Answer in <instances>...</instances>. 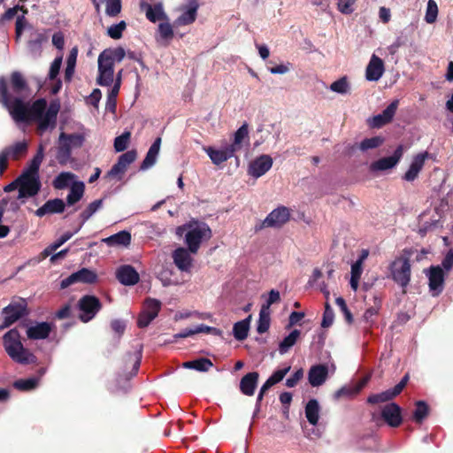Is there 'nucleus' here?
<instances>
[{"mask_svg":"<svg viewBox=\"0 0 453 453\" xmlns=\"http://www.w3.org/2000/svg\"><path fill=\"white\" fill-rule=\"evenodd\" d=\"M103 56L111 58L113 63L121 62L126 57V50L122 47L108 48L103 50Z\"/></svg>","mask_w":453,"mask_h":453,"instance_id":"46","label":"nucleus"},{"mask_svg":"<svg viewBox=\"0 0 453 453\" xmlns=\"http://www.w3.org/2000/svg\"><path fill=\"white\" fill-rule=\"evenodd\" d=\"M189 230L185 235V242L188 250L196 254L203 240H210L212 232L210 226L204 222H194L188 225Z\"/></svg>","mask_w":453,"mask_h":453,"instance_id":"4","label":"nucleus"},{"mask_svg":"<svg viewBox=\"0 0 453 453\" xmlns=\"http://www.w3.org/2000/svg\"><path fill=\"white\" fill-rule=\"evenodd\" d=\"M103 206V199H97L90 203L87 208L81 213V223L80 226L75 230L77 233L82 226V225L92 217L101 207Z\"/></svg>","mask_w":453,"mask_h":453,"instance_id":"36","label":"nucleus"},{"mask_svg":"<svg viewBox=\"0 0 453 453\" xmlns=\"http://www.w3.org/2000/svg\"><path fill=\"white\" fill-rule=\"evenodd\" d=\"M300 334V330L294 329L288 336H286L279 344L280 353L281 355L287 353L296 343Z\"/></svg>","mask_w":453,"mask_h":453,"instance_id":"33","label":"nucleus"},{"mask_svg":"<svg viewBox=\"0 0 453 453\" xmlns=\"http://www.w3.org/2000/svg\"><path fill=\"white\" fill-rule=\"evenodd\" d=\"M114 81V70H108L98 66L96 83L100 86H111Z\"/></svg>","mask_w":453,"mask_h":453,"instance_id":"42","label":"nucleus"},{"mask_svg":"<svg viewBox=\"0 0 453 453\" xmlns=\"http://www.w3.org/2000/svg\"><path fill=\"white\" fill-rule=\"evenodd\" d=\"M381 305L380 299L374 297V305L368 308L364 315H363V320L365 323V327H370L374 323V318L377 316L379 310Z\"/></svg>","mask_w":453,"mask_h":453,"instance_id":"37","label":"nucleus"},{"mask_svg":"<svg viewBox=\"0 0 453 453\" xmlns=\"http://www.w3.org/2000/svg\"><path fill=\"white\" fill-rule=\"evenodd\" d=\"M71 144L66 143V141L59 140V146L58 149L57 158L60 164H65L71 157Z\"/></svg>","mask_w":453,"mask_h":453,"instance_id":"43","label":"nucleus"},{"mask_svg":"<svg viewBox=\"0 0 453 453\" xmlns=\"http://www.w3.org/2000/svg\"><path fill=\"white\" fill-rule=\"evenodd\" d=\"M429 288L434 296L441 293L444 284V273L440 266H431L429 274Z\"/></svg>","mask_w":453,"mask_h":453,"instance_id":"18","label":"nucleus"},{"mask_svg":"<svg viewBox=\"0 0 453 453\" xmlns=\"http://www.w3.org/2000/svg\"><path fill=\"white\" fill-rule=\"evenodd\" d=\"M251 319V315L248 318L236 322L233 327V334L234 338L237 341H243L248 337V333L250 330V323Z\"/></svg>","mask_w":453,"mask_h":453,"instance_id":"29","label":"nucleus"},{"mask_svg":"<svg viewBox=\"0 0 453 453\" xmlns=\"http://www.w3.org/2000/svg\"><path fill=\"white\" fill-rule=\"evenodd\" d=\"M44 157V146L42 144H40L38 146L36 154L32 158L28 169L25 172L26 173L34 174L36 176L38 175L40 165L43 160Z\"/></svg>","mask_w":453,"mask_h":453,"instance_id":"35","label":"nucleus"},{"mask_svg":"<svg viewBox=\"0 0 453 453\" xmlns=\"http://www.w3.org/2000/svg\"><path fill=\"white\" fill-rule=\"evenodd\" d=\"M78 306L83 312L80 315V319L87 323L101 310L102 303L96 296L86 295L79 300Z\"/></svg>","mask_w":453,"mask_h":453,"instance_id":"8","label":"nucleus"},{"mask_svg":"<svg viewBox=\"0 0 453 453\" xmlns=\"http://www.w3.org/2000/svg\"><path fill=\"white\" fill-rule=\"evenodd\" d=\"M51 324L49 322L37 323L27 328V335L32 340L46 339L51 332Z\"/></svg>","mask_w":453,"mask_h":453,"instance_id":"24","label":"nucleus"},{"mask_svg":"<svg viewBox=\"0 0 453 453\" xmlns=\"http://www.w3.org/2000/svg\"><path fill=\"white\" fill-rule=\"evenodd\" d=\"M131 133L127 131L114 140V149L117 152L124 151L130 142Z\"/></svg>","mask_w":453,"mask_h":453,"instance_id":"53","label":"nucleus"},{"mask_svg":"<svg viewBox=\"0 0 453 453\" xmlns=\"http://www.w3.org/2000/svg\"><path fill=\"white\" fill-rule=\"evenodd\" d=\"M109 246H127L131 242V234L127 231H120L103 240Z\"/></svg>","mask_w":453,"mask_h":453,"instance_id":"30","label":"nucleus"},{"mask_svg":"<svg viewBox=\"0 0 453 453\" xmlns=\"http://www.w3.org/2000/svg\"><path fill=\"white\" fill-rule=\"evenodd\" d=\"M160 145H161V138L157 137L154 141V142L151 144V146L150 147L145 158L142 162L141 166H140L141 170H146V169L151 167L155 164V162L157 160V157L159 153Z\"/></svg>","mask_w":453,"mask_h":453,"instance_id":"26","label":"nucleus"},{"mask_svg":"<svg viewBox=\"0 0 453 453\" xmlns=\"http://www.w3.org/2000/svg\"><path fill=\"white\" fill-rule=\"evenodd\" d=\"M122 9L121 0H106L105 13L109 17L118 16Z\"/></svg>","mask_w":453,"mask_h":453,"instance_id":"55","label":"nucleus"},{"mask_svg":"<svg viewBox=\"0 0 453 453\" xmlns=\"http://www.w3.org/2000/svg\"><path fill=\"white\" fill-rule=\"evenodd\" d=\"M413 419L416 423L421 424L429 414V406L425 401H417Z\"/></svg>","mask_w":453,"mask_h":453,"instance_id":"39","label":"nucleus"},{"mask_svg":"<svg viewBox=\"0 0 453 453\" xmlns=\"http://www.w3.org/2000/svg\"><path fill=\"white\" fill-rule=\"evenodd\" d=\"M142 8H146V18L150 21L155 23L157 20H167L168 17L165 13L163 9V4L161 3L155 4L154 5H150L149 4L142 3L141 4Z\"/></svg>","mask_w":453,"mask_h":453,"instance_id":"25","label":"nucleus"},{"mask_svg":"<svg viewBox=\"0 0 453 453\" xmlns=\"http://www.w3.org/2000/svg\"><path fill=\"white\" fill-rule=\"evenodd\" d=\"M244 140L249 141V126L246 122L234 133V142L229 146L236 152L242 149Z\"/></svg>","mask_w":453,"mask_h":453,"instance_id":"31","label":"nucleus"},{"mask_svg":"<svg viewBox=\"0 0 453 453\" xmlns=\"http://www.w3.org/2000/svg\"><path fill=\"white\" fill-rule=\"evenodd\" d=\"M75 175L70 172H63L59 173L53 180V187L56 189H64L67 188L70 182L74 179Z\"/></svg>","mask_w":453,"mask_h":453,"instance_id":"41","label":"nucleus"},{"mask_svg":"<svg viewBox=\"0 0 453 453\" xmlns=\"http://www.w3.org/2000/svg\"><path fill=\"white\" fill-rule=\"evenodd\" d=\"M389 270L395 282L405 288L411 281V263L408 257H396L390 265Z\"/></svg>","mask_w":453,"mask_h":453,"instance_id":"5","label":"nucleus"},{"mask_svg":"<svg viewBox=\"0 0 453 453\" xmlns=\"http://www.w3.org/2000/svg\"><path fill=\"white\" fill-rule=\"evenodd\" d=\"M158 33L164 40L169 41L173 37V29L170 23L164 22L158 25Z\"/></svg>","mask_w":453,"mask_h":453,"instance_id":"59","label":"nucleus"},{"mask_svg":"<svg viewBox=\"0 0 453 453\" xmlns=\"http://www.w3.org/2000/svg\"><path fill=\"white\" fill-rule=\"evenodd\" d=\"M206 152L212 163L215 165H220L226 162L227 159L234 157L235 153V151L229 145L226 146L222 150H215L211 147H209L206 150Z\"/></svg>","mask_w":453,"mask_h":453,"instance_id":"23","label":"nucleus"},{"mask_svg":"<svg viewBox=\"0 0 453 453\" xmlns=\"http://www.w3.org/2000/svg\"><path fill=\"white\" fill-rule=\"evenodd\" d=\"M399 101L394 100L391 102L383 111L378 115L373 116L368 119V125L372 128H380L385 125L390 123L398 108Z\"/></svg>","mask_w":453,"mask_h":453,"instance_id":"10","label":"nucleus"},{"mask_svg":"<svg viewBox=\"0 0 453 453\" xmlns=\"http://www.w3.org/2000/svg\"><path fill=\"white\" fill-rule=\"evenodd\" d=\"M384 142V139L381 136H373L371 138H365L359 143V150L366 151L368 150L376 149L381 146Z\"/></svg>","mask_w":453,"mask_h":453,"instance_id":"45","label":"nucleus"},{"mask_svg":"<svg viewBox=\"0 0 453 453\" xmlns=\"http://www.w3.org/2000/svg\"><path fill=\"white\" fill-rule=\"evenodd\" d=\"M258 378L257 372H251L244 375L240 381L241 392L248 396L253 395L257 386Z\"/></svg>","mask_w":453,"mask_h":453,"instance_id":"21","label":"nucleus"},{"mask_svg":"<svg viewBox=\"0 0 453 453\" xmlns=\"http://www.w3.org/2000/svg\"><path fill=\"white\" fill-rule=\"evenodd\" d=\"M46 40L44 35L35 33L33 37L28 41V48L32 52H38L41 50L42 42Z\"/></svg>","mask_w":453,"mask_h":453,"instance_id":"57","label":"nucleus"},{"mask_svg":"<svg viewBox=\"0 0 453 453\" xmlns=\"http://www.w3.org/2000/svg\"><path fill=\"white\" fill-rule=\"evenodd\" d=\"M60 105L58 103H50L47 108L45 98H39L30 104L17 99L10 107V115L17 123H37L36 132L42 135L47 130L54 129L57 126V118Z\"/></svg>","mask_w":453,"mask_h":453,"instance_id":"1","label":"nucleus"},{"mask_svg":"<svg viewBox=\"0 0 453 453\" xmlns=\"http://www.w3.org/2000/svg\"><path fill=\"white\" fill-rule=\"evenodd\" d=\"M161 305H162V303L159 300L154 299V298H147L145 300L144 311H146L157 318L161 310Z\"/></svg>","mask_w":453,"mask_h":453,"instance_id":"54","label":"nucleus"},{"mask_svg":"<svg viewBox=\"0 0 453 453\" xmlns=\"http://www.w3.org/2000/svg\"><path fill=\"white\" fill-rule=\"evenodd\" d=\"M403 154V146L398 145L394 154L390 157L380 158L370 165L371 172L386 171L395 167Z\"/></svg>","mask_w":453,"mask_h":453,"instance_id":"11","label":"nucleus"},{"mask_svg":"<svg viewBox=\"0 0 453 453\" xmlns=\"http://www.w3.org/2000/svg\"><path fill=\"white\" fill-rule=\"evenodd\" d=\"M270 311L261 308L259 312V319L257 323V331L259 334H264L268 331L270 327Z\"/></svg>","mask_w":453,"mask_h":453,"instance_id":"44","label":"nucleus"},{"mask_svg":"<svg viewBox=\"0 0 453 453\" xmlns=\"http://www.w3.org/2000/svg\"><path fill=\"white\" fill-rule=\"evenodd\" d=\"M3 345L10 358L19 365L37 364V357L20 342V334L16 329H11L3 336Z\"/></svg>","mask_w":453,"mask_h":453,"instance_id":"3","label":"nucleus"},{"mask_svg":"<svg viewBox=\"0 0 453 453\" xmlns=\"http://www.w3.org/2000/svg\"><path fill=\"white\" fill-rule=\"evenodd\" d=\"M381 418L391 427H398L403 422L402 409L395 403L386 404L381 410Z\"/></svg>","mask_w":453,"mask_h":453,"instance_id":"12","label":"nucleus"},{"mask_svg":"<svg viewBox=\"0 0 453 453\" xmlns=\"http://www.w3.org/2000/svg\"><path fill=\"white\" fill-rule=\"evenodd\" d=\"M212 366L213 363L206 357H200L198 359L183 363V367L194 369L199 372H207Z\"/></svg>","mask_w":453,"mask_h":453,"instance_id":"34","label":"nucleus"},{"mask_svg":"<svg viewBox=\"0 0 453 453\" xmlns=\"http://www.w3.org/2000/svg\"><path fill=\"white\" fill-rule=\"evenodd\" d=\"M188 249L178 248L173 253V259L175 265L181 272H189L192 267V257Z\"/></svg>","mask_w":453,"mask_h":453,"instance_id":"19","label":"nucleus"},{"mask_svg":"<svg viewBox=\"0 0 453 453\" xmlns=\"http://www.w3.org/2000/svg\"><path fill=\"white\" fill-rule=\"evenodd\" d=\"M79 282L93 284L97 280L96 273L88 268H81L76 272Z\"/></svg>","mask_w":453,"mask_h":453,"instance_id":"47","label":"nucleus"},{"mask_svg":"<svg viewBox=\"0 0 453 453\" xmlns=\"http://www.w3.org/2000/svg\"><path fill=\"white\" fill-rule=\"evenodd\" d=\"M28 150V144L26 141L18 142L13 145L5 147L4 150L7 152V155L12 160H19L24 157Z\"/></svg>","mask_w":453,"mask_h":453,"instance_id":"27","label":"nucleus"},{"mask_svg":"<svg viewBox=\"0 0 453 453\" xmlns=\"http://www.w3.org/2000/svg\"><path fill=\"white\" fill-rule=\"evenodd\" d=\"M397 395L395 391L391 389H388L379 394H373L368 396L367 403L370 404H377L380 403H387L392 399H394Z\"/></svg>","mask_w":453,"mask_h":453,"instance_id":"38","label":"nucleus"},{"mask_svg":"<svg viewBox=\"0 0 453 453\" xmlns=\"http://www.w3.org/2000/svg\"><path fill=\"white\" fill-rule=\"evenodd\" d=\"M155 319V316L142 311L138 316L137 326L140 328H144L148 326L150 324V322Z\"/></svg>","mask_w":453,"mask_h":453,"instance_id":"63","label":"nucleus"},{"mask_svg":"<svg viewBox=\"0 0 453 453\" xmlns=\"http://www.w3.org/2000/svg\"><path fill=\"white\" fill-rule=\"evenodd\" d=\"M127 28V23L124 20H121L118 24L111 25L108 27L107 35L111 39L118 40L122 37L123 32Z\"/></svg>","mask_w":453,"mask_h":453,"instance_id":"51","label":"nucleus"},{"mask_svg":"<svg viewBox=\"0 0 453 453\" xmlns=\"http://www.w3.org/2000/svg\"><path fill=\"white\" fill-rule=\"evenodd\" d=\"M29 91V86L21 73L14 71L11 73L10 82L4 76L0 77V104L9 111L15 100L25 101V96Z\"/></svg>","mask_w":453,"mask_h":453,"instance_id":"2","label":"nucleus"},{"mask_svg":"<svg viewBox=\"0 0 453 453\" xmlns=\"http://www.w3.org/2000/svg\"><path fill=\"white\" fill-rule=\"evenodd\" d=\"M335 303L339 306L341 311L343 313L345 320L348 324H351L353 322V316L350 311L349 310L345 300L342 297H337L335 299Z\"/></svg>","mask_w":453,"mask_h":453,"instance_id":"60","label":"nucleus"},{"mask_svg":"<svg viewBox=\"0 0 453 453\" xmlns=\"http://www.w3.org/2000/svg\"><path fill=\"white\" fill-rule=\"evenodd\" d=\"M273 166V158L269 155H261L253 160L249 166V174L259 178Z\"/></svg>","mask_w":453,"mask_h":453,"instance_id":"13","label":"nucleus"},{"mask_svg":"<svg viewBox=\"0 0 453 453\" xmlns=\"http://www.w3.org/2000/svg\"><path fill=\"white\" fill-rule=\"evenodd\" d=\"M334 313L328 302L325 303V311L323 313V319L321 326L324 328L329 327L334 322Z\"/></svg>","mask_w":453,"mask_h":453,"instance_id":"58","label":"nucleus"},{"mask_svg":"<svg viewBox=\"0 0 453 453\" xmlns=\"http://www.w3.org/2000/svg\"><path fill=\"white\" fill-rule=\"evenodd\" d=\"M385 71L382 59L373 54L365 70V78L371 81H377L381 78Z\"/></svg>","mask_w":453,"mask_h":453,"instance_id":"16","label":"nucleus"},{"mask_svg":"<svg viewBox=\"0 0 453 453\" xmlns=\"http://www.w3.org/2000/svg\"><path fill=\"white\" fill-rule=\"evenodd\" d=\"M65 208V203L62 199L54 198L48 200L42 206L38 208L35 213L37 217L42 218L46 214L62 213Z\"/></svg>","mask_w":453,"mask_h":453,"instance_id":"20","label":"nucleus"},{"mask_svg":"<svg viewBox=\"0 0 453 453\" xmlns=\"http://www.w3.org/2000/svg\"><path fill=\"white\" fill-rule=\"evenodd\" d=\"M4 319L0 328L9 327L27 314V303L24 299L12 302L3 309Z\"/></svg>","mask_w":453,"mask_h":453,"instance_id":"9","label":"nucleus"},{"mask_svg":"<svg viewBox=\"0 0 453 453\" xmlns=\"http://www.w3.org/2000/svg\"><path fill=\"white\" fill-rule=\"evenodd\" d=\"M116 278L125 286H134L140 280L139 273L130 265L119 266L116 272Z\"/></svg>","mask_w":453,"mask_h":453,"instance_id":"15","label":"nucleus"},{"mask_svg":"<svg viewBox=\"0 0 453 453\" xmlns=\"http://www.w3.org/2000/svg\"><path fill=\"white\" fill-rule=\"evenodd\" d=\"M39 378L20 379L13 382V387L19 391H31L37 388Z\"/></svg>","mask_w":453,"mask_h":453,"instance_id":"40","label":"nucleus"},{"mask_svg":"<svg viewBox=\"0 0 453 453\" xmlns=\"http://www.w3.org/2000/svg\"><path fill=\"white\" fill-rule=\"evenodd\" d=\"M290 366H287L283 369H279L268 378L270 380V382H272L273 385L280 382L284 377L287 375V373L290 371Z\"/></svg>","mask_w":453,"mask_h":453,"instance_id":"64","label":"nucleus"},{"mask_svg":"<svg viewBox=\"0 0 453 453\" xmlns=\"http://www.w3.org/2000/svg\"><path fill=\"white\" fill-rule=\"evenodd\" d=\"M290 219V211L286 206H279L272 211L267 217L255 226V232H259L266 227L280 228Z\"/></svg>","mask_w":453,"mask_h":453,"instance_id":"6","label":"nucleus"},{"mask_svg":"<svg viewBox=\"0 0 453 453\" xmlns=\"http://www.w3.org/2000/svg\"><path fill=\"white\" fill-rule=\"evenodd\" d=\"M328 376V367L326 365H312L308 372L309 383L312 387H319L325 383Z\"/></svg>","mask_w":453,"mask_h":453,"instance_id":"17","label":"nucleus"},{"mask_svg":"<svg viewBox=\"0 0 453 453\" xmlns=\"http://www.w3.org/2000/svg\"><path fill=\"white\" fill-rule=\"evenodd\" d=\"M119 92V85L114 84L107 96L105 109L112 113H114L116 111L117 96H118Z\"/></svg>","mask_w":453,"mask_h":453,"instance_id":"49","label":"nucleus"},{"mask_svg":"<svg viewBox=\"0 0 453 453\" xmlns=\"http://www.w3.org/2000/svg\"><path fill=\"white\" fill-rule=\"evenodd\" d=\"M19 188L16 199L32 197L40 191L41 182L39 176L24 173L19 177Z\"/></svg>","mask_w":453,"mask_h":453,"instance_id":"7","label":"nucleus"},{"mask_svg":"<svg viewBox=\"0 0 453 453\" xmlns=\"http://www.w3.org/2000/svg\"><path fill=\"white\" fill-rule=\"evenodd\" d=\"M199 4L196 0H188V4L181 7L182 14L175 20L176 26H187L196 19Z\"/></svg>","mask_w":453,"mask_h":453,"instance_id":"14","label":"nucleus"},{"mask_svg":"<svg viewBox=\"0 0 453 453\" xmlns=\"http://www.w3.org/2000/svg\"><path fill=\"white\" fill-rule=\"evenodd\" d=\"M137 157V153L135 150H128L122 155H120L118 158L117 165H119L124 171H127V167L135 161Z\"/></svg>","mask_w":453,"mask_h":453,"instance_id":"50","label":"nucleus"},{"mask_svg":"<svg viewBox=\"0 0 453 453\" xmlns=\"http://www.w3.org/2000/svg\"><path fill=\"white\" fill-rule=\"evenodd\" d=\"M349 88L350 87L346 76L340 78L330 85V89L339 94H347Z\"/></svg>","mask_w":453,"mask_h":453,"instance_id":"52","label":"nucleus"},{"mask_svg":"<svg viewBox=\"0 0 453 453\" xmlns=\"http://www.w3.org/2000/svg\"><path fill=\"white\" fill-rule=\"evenodd\" d=\"M357 0H339L338 10L343 14H350L354 12L353 5Z\"/></svg>","mask_w":453,"mask_h":453,"instance_id":"62","label":"nucleus"},{"mask_svg":"<svg viewBox=\"0 0 453 453\" xmlns=\"http://www.w3.org/2000/svg\"><path fill=\"white\" fill-rule=\"evenodd\" d=\"M427 153H419L414 157L408 171L404 173L403 179L407 181H413L422 170Z\"/></svg>","mask_w":453,"mask_h":453,"instance_id":"22","label":"nucleus"},{"mask_svg":"<svg viewBox=\"0 0 453 453\" xmlns=\"http://www.w3.org/2000/svg\"><path fill=\"white\" fill-rule=\"evenodd\" d=\"M59 140L66 141V143L71 144V148H81L84 142V137L80 134H67L65 133H61L59 135Z\"/></svg>","mask_w":453,"mask_h":453,"instance_id":"48","label":"nucleus"},{"mask_svg":"<svg viewBox=\"0 0 453 453\" xmlns=\"http://www.w3.org/2000/svg\"><path fill=\"white\" fill-rule=\"evenodd\" d=\"M305 416L310 424L315 426L319 418V404L316 399H311L305 406Z\"/></svg>","mask_w":453,"mask_h":453,"instance_id":"32","label":"nucleus"},{"mask_svg":"<svg viewBox=\"0 0 453 453\" xmlns=\"http://www.w3.org/2000/svg\"><path fill=\"white\" fill-rule=\"evenodd\" d=\"M85 185L82 181L73 182L66 196V203L71 206L78 203L83 196Z\"/></svg>","mask_w":453,"mask_h":453,"instance_id":"28","label":"nucleus"},{"mask_svg":"<svg viewBox=\"0 0 453 453\" xmlns=\"http://www.w3.org/2000/svg\"><path fill=\"white\" fill-rule=\"evenodd\" d=\"M438 15V6L434 0H429L427 3L426 12L425 19L428 24H432L436 20Z\"/></svg>","mask_w":453,"mask_h":453,"instance_id":"56","label":"nucleus"},{"mask_svg":"<svg viewBox=\"0 0 453 453\" xmlns=\"http://www.w3.org/2000/svg\"><path fill=\"white\" fill-rule=\"evenodd\" d=\"M126 171L121 168L119 165L114 164L110 171L107 172L104 178L105 179H117L118 180H121Z\"/></svg>","mask_w":453,"mask_h":453,"instance_id":"61","label":"nucleus"}]
</instances>
